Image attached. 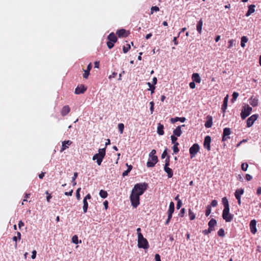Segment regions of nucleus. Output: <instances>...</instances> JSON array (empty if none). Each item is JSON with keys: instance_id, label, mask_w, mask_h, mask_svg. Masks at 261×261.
Segmentation results:
<instances>
[{"instance_id": "56", "label": "nucleus", "mask_w": 261, "mask_h": 261, "mask_svg": "<svg viewBox=\"0 0 261 261\" xmlns=\"http://www.w3.org/2000/svg\"><path fill=\"white\" fill-rule=\"evenodd\" d=\"M182 205V202L181 200H178L176 204L177 209H179Z\"/></svg>"}, {"instance_id": "26", "label": "nucleus", "mask_w": 261, "mask_h": 261, "mask_svg": "<svg viewBox=\"0 0 261 261\" xmlns=\"http://www.w3.org/2000/svg\"><path fill=\"white\" fill-rule=\"evenodd\" d=\"M203 25V21L202 19L198 22L196 25V30L199 34H201L202 33V28Z\"/></svg>"}, {"instance_id": "39", "label": "nucleus", "mask_w": 261, "mask_h": 261, "mask_svg": "<svg viewBox=\"0 0 261 261\" xmlns=\"http://www.w3.org/2000/svg\"><path fill=\"white\" fill-rule=\"evenodd\" d=\"M118 127L120 134H122L123 132L124 125L123 123H119L118 125Z\"/></svg>"}, {"instance_id": "30", "label": "nucleus", "mask_w": 261, "mask_h": 261, "mask_svg": "<svg viewBox=\"0 0 261 261\" xmlns=\"http://www.w3.org/2000/svg\"><path fill=\"white\" fill-rule=\"evenodd\" d=\"M250 104L253 107H255L258 105V100L255 98L251 97L250 99Z\"/></svg>"}, {"instance_id": "19", "label": "nucleus", "mask_w": 261, "mask_h": 261, "mask_svg": "<svg viewBox=\"0 0 261 261\" xmlns=\"http://www.w3.org/2000/svg\"><path fill=\"white\" fill-rule=\"evenodd\" d=\"M92 68V64L90 63L87 66L86 70H83L84 71V73L83 74V77L84 79H87L90 74V71Z\"/></svg>"}, {"instance_id": "28", "label": "nucleus", "mask_w": 261, "mask_h": 261, "mask_svg": "<svg viewBox=\"0 0 261 261\" xmlns=\"http://www.w3.org/2000/svg\"><path fill=\"white\" fill-rule=\"evenodd\" d=\"M164 170L167 173L168 178H171L173 176V173L172 170L168 167H164Z\"/></svg>"}, {"instance_id": "50", "label": "nucleus", "mask_w": 261, "mask_h": 261, "mask_svg": "<svg viewBox=\"0 0 261 261\" xmlns=\"http://www.w3.org/2000/svg\"><path fill=\"white\" fill-rule=\"evenodd\" d=\"M171 140L172 141V143L173 144L175 142H177V137L174 135H172L171 136Z\"/></svg>"}, {"instance_id": "17", "label": "nucleus", "mask_w": 261, "mask_h": 261, "mask_svg": "<svg viewBox=\"0 0 261 261\" xmlns=\"http://www.w3.org/2000/svg\"><path fill=\"white\" fill-rule=\"evenodd\" d=\"M185 124H183V125H180V126H178L173 130V134H174V135L176 136V137L180 136L181 134H182V131H181V128L182 127H185Z\"/></svg>"}, {"instance_id": "64", "label": "nucleus", "mask_w": 261, "mask_h": 261, "mask_svg": "<svg viewBox=\"0 0 261 261\" xmlns=\"http://www.w3.org/2000/svg\"><path fill=\"white\" fill-rule=\"evenodd\" d=\"M256 194L258 195H259L261 194V187H259L257 188V191H256Z\"/></svg>"}, {"instance_id": "45", "label": "nucleus", "mask_w": 261, "mask_h": 261, "mask_svg": "<svg viewBox=\"0 0 261 261\" xmlns=\"http://www.w3.org/2000/svg\"><path fill=\"white\" fill-rule=\"evenodd\" d=\"M72 242L77 244L79 243L78 237L76 235H74L72 238Z\"/></svg>"}, {"instance_id": "43", "label": "nucleus", "mask_w": 261, "mask_h": 261, "mask_svg": "<svg viewBox=\"0 0 261 261\" xmlns=\"http://www.w3.org/2000/svg\"><path fill=\"white\" fill-rule=\"evenodd\" d=\"M218 235L219 237H223L225 236V232L223 228H221L218 231Z\"/></svg>"}, {"instance_id": "4", "label": "nucleus", "mask_w": 261, "mask_h": 261, "mask_svg": "<svg viewBox=\"0 0 261 261\" xmlns=\"http://www.w3.org/2000/svg\"><path fill=\"white\" fill-rule=\"evenodd\" d=\"M130 200L132 206L135 208H136L140 204V196L137 193H134L133 191H132L130 196Z\"/></svg>"}, {"instance_id": "35", "label": "nucleus", "mask_w": 261, "mask_h": 261, "mask_svg": "<svg viewBox=\"0 0 261 261\" xmlns=\"http://www.w3.org/2000/svg\"><path fill=\"white\" fill-rule=\"evenodd\" d=\"M189 216L190 218V220H193L195 218V214L192 212V211L190 208L189 209Z\"/></svg>"}, {"instance_id": "49", "label": "nucleus", "mask_w": 261, "mask_h": 261, "mask_svg": "<svg viewBox=\"0 0 261 261\" xmlns=\"http://www.w3.org/2000/svg\"><path fill=\"white\" fill-rule=\"evenodd\" d=\"M170 165V156H167L166 159H165V164L164 167H168Z\"/></svg>"}, {"instance_id": "7", "label": "nucleus", "mask_w": 261, "mask_h": 261, "mask_svg": "<svg viewBox=\"0 0 261 261\" xmlns=\"http://www.w3.org/2000/svg\"><path fill=\"white\" fill-rule=\"evenodd\" d=\"M138 246L140 248L147 249L149 247V245L146 239L138 240Z\"/></svg>"}, {"instance_id": "37", "label": "nucleus", "mask_w": 261, "mask_h": 261, "mask_svg": "<svg viewBox=\"0 0 261 261\" xmlns=\"http://www.w3.org/2000/svg\"><path fill=\"white\" fill-rule=\"evenodd\" d=\"M130 49V46L129 44H127L126 45L123 46V51L124 53H126L128 51V50Z\"/></svg>"}, {"instance_id": "21", "label": "nucleus", "mask_w": 261, "mask_h": 261, "mask_svg": "<svg viewBox=\"0 0 261 261\" xmlns=\"http://www.w3.org/2000/svg\"><path fill=\"white\" fill-rule=\"evenodd\" d=\"M244 192V189L242 188L237 189L234 193V196H235L236 198H241V195L243 194Z\"/></svg>"}, {"instance_id": "27", "label": "nucleus", "mask_w": 261, "mask_h": 261, "mask_svg": "<svg viewBox=\"0 0 261 261\" xmlns=\"http://www.w3.org/2000/svg\"><path fill=\"white\" fill-rule=\"evenodd\" d=\"M186 120V118L185 117H175V118H172L170 119L171 122L172 123H174L178 121H180L181 122H185Z\"/></svg>"}, {"instance_id": "51", "label": "nucleus", "mask_w": 261, "mask_h": 261, "mask_svg": "<svg viewBox=\"0 0 261 261\" xmlns=\"http://www.w3.org/2000/svg\"><path fill=\"white\" fill-rule=\"evenodd\" d=\"M155 153L156 150L155 149H152L149 153V158H152V156H156L155 155Z\"/></svg>"}, {"instance_id": "42", "label": "nucleus", "mask_w": 261, "mask_h": 261, "mask_svg": "<svg viewBox=\"0 0 261 261\" xmlns=\"http://www.w3.org/2000/svg\"><path fill=\"white\" fill-rule=\"evenodd\" d=\"M211 206L210 205H208L206 206V211H205L206 216H209V215L211 214Z\"/></svg>"}, {"instance_id": "47", "label": "nucleus", "mask_w": 261, "mask_h": 261, "mask_svg": "<svg viewBox=\"0 0 261 261\" xmlns=\"http://www.w3.org/2000/svg\"><path fill=\"white\" fill-rule=\"evenodd\" d=\"M107 46L109 49L112 48L114 46V42L110 41L109 40L108 42H107Z\"/></svg>"}, {"instance_id": "15", "label": "nucleus", "mask_w": 261, "mask_h": 261, "mask_svg": "<svg viewBox=\"0 0 261 261\" xmlns=\"http://www.w3.org/2000/svg\"><path fill=\"white\" fill-rule=\"evenodd\" d=\"M217 224L216 220L214 219H212L208 222V232H211L212 231L214 230V227L216 226Z\"/></svg>"}, {"instance_id": "24", "label": "nucleus", "mask_w": 261, "mask_h": 261, "mask_svg": "<svg viewBox=\"0 0 261 261\" xmlns=\"http://www.w3.org/2000/svg\"><path fill=\"white\" fill-rule=\"evenodd\" d=\"M108 39L109 41L113 42L114 43L117 41V38L116 35L113 32L109 35V36H108Z\"/></svg>"}, {"instance_id": "63", "label": "nucleus", "mask_w": 261, "mask_h": 261, "mask_svg": "<svg viewBox=\"0 0 261 261\" xmlns=\"http://www.w3.org/2000/svg\"><path fill=\"white\" fill-rule=\"evenodd\" d=\"M24 225V224L21 220L19 221L18 227L19 228H20L22 226H23Z\"/></svg>"}, {"instance_id": "32", "label": "nucleus", "mask_w": 261, "mask_h": 261, "mask_svg": "<svg viewBox=\"0 0 261 261\" xmlns=\"http://www.w3.org/2000/svg\"><path fill=\"white\" fill-rule=\"evenodd\" d=\"M248 38L246 36H243L241 38V46L242 47H244L245 46V43L248 41Z\"/></svg>"}, {"instance_id": "5", "label": "nucleus", "mask_w": 261, "mask_h": 261, "mask_svg": "<svg viewBox=\"0 0 261 261\" xmlns=\"http://www.w3.org/2000/svg\"><path fill=\"white\" fill-rule=\"evenodd\" d=\"M252 108L247 105L243 107L241 113V116L242 119H245L248 117L252 111Z\"/></svg>"}, {"instance_id": "12", "label": "nucleus", "mask_w": 261, "mask_h": 261, "mask_svg": "<svg viewBox=\"0 0 261 261\" xmlns=\"http://www.w3.org/2000/svg\"><path fill=\"white\" fill-rule=\"evenodd\" d=\"M87 90V88L83 85L78 86L75 89L74 93L76 94L84 93Z\"/></svg>"}, {"instance_id": "25", "label": "nucleus", "mask_w": 261, "mask_h": 261, "mask_svg": "<svg viewBox=\"0 0 261 261\" xmlns=\"http://www.w3.org/2000/svg\"><path fill=\"white\" fill-rule=\"evenodd\" d=\"M157 133L159 135H163L164 134V125L159 123L157 127Z\"/></svg>"}, {"instance_id": "33", "label": "nucleus", "mask_w": 261, "mask_h": 261, "mask_svg": "<svg viewBox=\"0 0 261 261\" xmlns=\"http://www.w3.org/2000/svg\"><path fill=\"white\" fill-rule=\"evenodd\" d=\"M88 207V203L87 202V200L86 199H83V211L84 213H86L87 212Z\"/></svg>"}, {"instance_id": "40", "label": "nucleus", "mask_w": 261, "mask_h": 261, "mask_svg": "<svg viewBox=\"0 0 261 261\" xmlns=\"http://www.w3.org/2000/svg\"><path fill=\"white\" fill-rule=\"evenodd\" d=\"M239 96V93L237 92H234L232 95V98L231 99V102H233Z\"/></svg>"}, {"instance_id": "53", "label": "nucleus", "mask_w": 261, "mask_h": 261, "mask_svg": "<svg viewBox=\"0 0 261 261\" xmlns=\"http://www.w3.org/2000/svg\"><path fill=\"white\" fill-rule=\"evenodd\" d=\"M173 153L175 154L179 152V148L177 146H173L172 147Z\"/></svg>"}, {"instance_id": "22", "label": "nucleus", "mask_w": 261, "mask_h": 261, "mask_svg": "<svg viewBox=\"0 0 261 261\" xmlns=\"http://www.w3.org/2000/svg\"><path fill=\"white\" fill-rule=\"evenodd\" d=\"M228 98V94H227L225 97L223 101V104L222 106L221 110L223 113L225 112L227 107V100Z\"/></svg>"}, {"instance_id": "14", "label": "nucleus", "mask_w": 261, "mask_h": 261, "mask_svg": "<svg viewBox=\"0 0 261 261\" xmlns=\"http://www.w3.org/2000/svg\"><path fill=\"white\" fill-rule=\"evenodd\" d=\"M129 34V32L126 31L124 29H120L116 32V35H118L119 37H126L128 36Z\"/></svg>"}, {"instance_id": "52", "label": "nucleus", "mask_w": 261, "mask_h": 261, "mask_svg": "<svg viewBox=\"0 0 261 261\" xmlns=\"http://www.w3.org/2000/svg\"><path fill=\"white\" fill-rule=\"evenodd\" d=\"M150 110L151 111V114H152L153 112L154 111V102H153V101H151L150 102Z\"/></svg>"}, {"instance_id": "61", "label": "nucleus", "mask_w": 261, "mask_h": 261, "mask_svg": "<svg viewBox=\"0 0 261 261\" xmlns=\"http://www.w3.org/2000/svg\"><path fill=\"white\" fill-rule=\"evenodd\" d=\"M189 86L191 89H194L195 88V84L194 82L190 83Z\"/></svg>"}, {"instance_id": "9", "label": "nucleus", "mask_w": 261, "mask_h": 261, "mask_svg": "<svg viewBox=\"0 0 261 261\" xmlns=\"http://www.w3.org/2000/svg\"><path fill=\"white\" fill-rule=\"evenodd\" d=\"M158 162V156H152L150 158L148 162H147V166L148 167H153L155 166L156 163Z\"/></svg>"}, {"instance_id": "62", "label": "nucleus", "mask_w": 261, "mask_h": 261, "mask_svg": "<svg viewBox=\"0 0 261 261\" xmlns=\"http://www.w3.org/2000/svg\"><path fill=\"white\" fill-rule=\"evenodd\" d=\"M155 261H161L160 256L159 254H156L155 255Z\"/></svg>"}, {"instance_id": "10", "label": "nucleus", "mask_w": 261, "mask_h": 261, "mask_svg": "<svg viewBox=\"0 0 261 261\" xmlns=\"http://www.w3.org/2000/svg\"><path fill=\"white\" fill-rule=\"evenodd\" d=\"M228 139V127H226L223 130V134L222 136V141L223 142V146L225 148L227 145L225 143V141Z\"/></svg>"}, {"instance_id": "34", "label": "nucleus", "mask_w": 261, "mask_h": 261, "mask_svg": "<svg viewBox=\"0 0 261 261\" xmlns=\"http://www.w3.org/2000/svg\"><path fill=\"white\" fill-rule=\"evenodd\" d=\"M99 195L101 198H106L108 196L107 192L105 190H101L99 192Z\"/></svg>"}, {"instance_id": "8", "label": "nucleus", "mask_w": 261, "mask_h": 261, "mask_svg": "<svg viewBox=\"0 0 261 261\" xmlns=\"http://www.w3.org/2000/svg\"><path fill=\"white\" fill-rule=\"evenodd\" d=\"M258 115L257 114H254L249 117L247 120V126L248 127H251L254 123V121L257 119Z\"/></svg>"}, {"instance_id": "36", "label": "nucleus", "mask_w": 261, "mask_h": 261, "mask_svg": "<svg viewBox=\"0 0 261 261\" xmlns=\"http://www.w3.org/2000/svg\"><path fill=\"white\" fill-rule=\"evenodd\" d=\"M77 176H78L77 172H74L73 176L72 177V180H71V182H72V185L73 186H74L76 184V182L75 181V180L76 178H77Z\"/></svg>"}, {"instance_id": "29", "label": "nucleus", "mask_w": 261, "mask_h": 261, "mask_svg": "<svg viewBox=\"0 0 261 261\" xmlns=\"http://www.w3.org/2000/svg\"><path fill=\"white\" fill-rule=\"evenodd\" d=\"M212 117H207V120L205 122L204 125L206 128H210L212 125Z\"/></svg>"}, {"instance_id": "55", "label": "nucleus", "mask_w": 261, "mask_h": 261, "mask_svg": "<svg viewBox=\"0 0 261 261\" xmlns=\"http://www.w3.org/2000/svg\"><path fill=\"white\" fill-rule=\"evenodd\" d=\"M117 75V73L115 72H113L111 75H110L109 76V79L111 80L113 78H115Z\"/></svg>"}, {"instance_id": "60", "label": "nucleus", "mask_w": 261, "mask_h": 261, "mask_svg": "<svg viewBox=\"0 0 261 261\" xmlns=\"http://www.w3.org/2000/svg\"><path fill=\"white\" fill-rule=\"evenodd\" d=\"M36 254H37V252L36 250H33L32 251V256H31V257L32 259H35L36 257Z\"/></svg>"}, {"instance_id": "48", "label": "nucleus", "mask_w": 261, "mask_h": 261, "mask_svg": "<svg viewBox=\"0 0 261 261\" xmlns=\"http://www.w3.org/2000/svg\"><path fill=\"white\" fill-rule=\"evenodd\" d=\"M81 190V188H79L76 190V198L77 200H80L81 198V196H80V192Z\"/></svg>"}, {"instance_id": "1", "label": "nucleus", "mask_w": 261, "mask_h": 261, "mask_svg": "<svg viewBox=\"0 0 261 261\" xmlns=\"http://www.w3.org/2000/svg\"><path fill=\"white\" fill-rule=\"evenodd\" d=\"M147 187L148 185L145 182L142 184H137L135 185L132 191L134 192V193H137L139 196H141L146 190Z\"/></svg>"}, {"instance_id": "23", "label": "nucleus", "mask_w": 261, "mask_h": 261, "mask_svg": "<svg viewBox=\"0 0 261 261\" xmlns=\"http://www.w3.org/2000/svg\"><path fill=\"white\" fill-rule=\"evenodd\" d=\"M255 6L254 5H250L248 6V10L246 14V16H250L255 11Z\"/></svg>"}, {"instance_id": "59", "label": "nucleus", "mask_w": 261, "mask_h": 261, "mask_svg": "<svg viewBox=\"0 0 261 261\" xmlns=\"http://www.w3.org/2000/svg\"><path fill=\"white\" fill-rule=\"evenodd\" d=\"M217 205V201L216 200H212L211 206H212L213 207L216 206Z\"/></svg>"}, {"instance_id": "41", "label": "nucleus", "mask_w": 261, "mask_h": 261, "mask_svg": "<svg viewBox=\"0 0 261 261\" xmlns=\"http://www.w3.org/2000/svg\"><path fill=\"white\" fill-rule=\"evenodd\" d=\"M248 167V165L246 163H242L241 165L242 170L244 171H246Z\"/></svg>"}, {"instance_id": "46", "label": "nucleus", "mask_w": 261, "mask_h": 261, "mask_svg": "<svg viewBox=\"0 0 261 261\" xmlns=\"http://www.w3.org/2000/svg\"><path fill=\"white\" fill-rule=\"evenodd\" d=\"M172 213H171V214L168 213V218L165 222L166 225H168L169 224V222L170 221L171 219L172 218Z\"/></svg>"}, {"instance_id": "20", "label": "nucleus", "mask_w": 261, "mask_h": 261, "mask_svg": "<svg viewBox=\"0 0 261 261\" xmlns=\"http://www.w3.org/2000/svg\"><path fill=\"white\" fill-rule=\"evenodd\" d=\"M192 79L193 82L197 83H200L201 82V78L198 73H194L192 75Z\"/></svg>"}, {"instance_id": "6", "label": "nucleus", "mask_w": 261, "mask_h": 261, "mask_svg": "<svg viewBox=\"0 0 261 261\" xmlns=\"http://www.w3.org/2000/svg\"><path fill=\"white\" fill-rule=\"evenodd\" d=\"M199 151V146L198 144H194L189 149L190 157L191 159L194 158L197 152Z\"/></svg>"}, {"instance_id": "18", "label": "nucleus", "mask_w": 261, "mask_h": 261, "mask_svg": "<svg viewBox=\"0 0 261 261\" xmlns=\"http://www.w3.org/2000/svg\"><path fill=\"white\" fill-rule=\"evenodd\" d=\"M70 111V108L69 107V106L66 105L64 106L61 111V114L62 116H65L67 115Z\"/></svg>"}, {"instance_id": "16", "label": "nucleus", "mask_w": 261, "mask_h": 261, "mask_svg": "<svg viewBox=\"0 0 261 261\" xmlns=\"http://www.w3.org/2000/svg\"><path fill=\"white\" fill-rule=\"evenodd\" d=\"M72 143V142L70 140L64 141L62 142V147L60 150V152H63L65 149L68 148V146L70 145Z\"/></svg>"}, {"instance_id": "44", "label": "nucleus", "mask_w": 261, "mask_h": 261, "mask_svg": "<svg viewBox=\"0 0 261 261\" xmlns=\"http://www.w3.org/2000/svg\"><path fill=\"white\" fill-rule=\"evenodd\" d=\"M160 10V9L157 6H152L151 8V11H150V14H152L154 12V11L157 12Z\"/></svg>"}, {"instance_id": "31", "label": "nucleus", "mask_w": 261, "mask_h": 261, "mask_svg": "<svg viewBox=\"0 0 261 261\" xmlns=\"http://www.w3.org/2000/svg\"><path fill=\"white\" fill-rule=\"evenodd\" d=\"M174 211V203L173 202H171L169 204V207L167 213L173 214Z\"/></svg>"}, {"instance_id": "13", "label": "nucleus", "mask_w": 261, "mask_h": 261, "mask_svg": "<svg viewBox=\"0 0 261 261\" xmlns=\"http://www.w3.org/2000/svg\"><path fill=\"white\" fill-rule=\"evenodd\" d=\"M256 221L255 219L252 220L249 224L250 231L252 233L255 234L257 232V228L256 227Z\"/></svg>"}, {"instance_id": "2", "label": "nucleus", "mask_w": 261, "mask_h": 261, "mask_svg": "<svg viewBox=\"0 0 261 261\" xmlns=\"http://www.w3.org/2000/svg\"><path fill=\"white\" fill-rule=\"evenodd\" d=\"M106 155V148L99 149L98 153H96L93 156V160H96L97 164L99 166L101 165L103 159Z\"/></svg>"}, {"instance_id": "57", "label": "nucleus", "mask_w": 261, "mask_h": 261, "mask_svg": "<svg viewBox=\"0 0 261 261\" xmlns=\"http://www.w3.org/2000/svg\"><path fill=\"white\" fill-rule=\"evenodd\" d=\"M167 148H166V149L164 150V151H163V153H162V156H161V157H162V159L165 158L166 157V156H167Z\"/></svg>"}, {"instance_id": "58", "label": "nucleus", "mask_w": 261, "mask_h": 261, "mask_svg": "<svg viewBox=\"0 0 261 261\" xmlns=\"http://www.w3.org/2000/svg\"><path fill=\"white\" fill-rule=\"evenodd\" d=\"M246 179L247 181H250L252 179V176L249 174H246Z\"/></svg>"}, {"instance_id": "11", "label": "nucleus", "mask_w": 261, "mask_h": 261, "mask_svg": "<svg viewBox=\"0 0 261 261\" xmlns=\"http://www.w3.org/2000/svg\"><path fill=\"white\" fill-rule=\"evenodd\" d=\"M211 138L209 136H206L204 140L203 146L208 151L211 149Z\"/></svg>"}, {"instance_id": "38", "label": "nucleus", "mask_w": 261, "mask_h": 261, "mask_svg": "<svg viewBox=\"0 0 261 261\" xmlns=\"http://www.w3.org/2000/svg\"><path fill=\"white\" fill-rule=\"evenodd\" d=\"M147 84L149 87V89L148 90H151V93L152 94L153 93H154L155 87L154 85H152V84H151V83L149 82H148L147 83Z\"/></svg>"}, {"instance_id": "3", "label": "nucleus", "mask_w": 261, "mask_h": 261, "mask_svg": "<svg viewBox=\"0 0 261 261\" xmlns=\"http://www.w3.org/2000/svg\"><path fill=\"white\" fill-rule=\"evenodd\" d=\"M222 202L224 206L222 217L226 222H228V201L226 197L222 198Z\"/></svg>"}, {"instance_id": "54", "label": "nucleus", "mask_w": 261, "mask_h": 261, "mask_svg": "<svg viewBox=\"0 0 261 261\" xmlns=\"http://www.w3.org/2000/svg\"><path fill=\"white\" fill-rule=\"evenodd\" d=\"M185 213V208H182L181 209V210L180 211L179 216L181 217H184Z\"/></svg>"}]
</instances>
